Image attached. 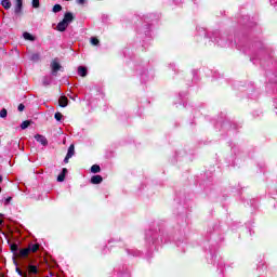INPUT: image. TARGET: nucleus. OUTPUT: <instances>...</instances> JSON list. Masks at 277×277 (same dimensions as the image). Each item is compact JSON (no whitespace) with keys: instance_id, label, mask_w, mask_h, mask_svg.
Here are the masks:
<instances>
[{"instance_id":"f257e3e1","label":"nucleus","mask_w":277,"mask_h":277,"mask_svg":"<svg viewBox=\"0 0 277 277\" xmlns=\"http://www.w3.org/2000/svg\"><path fill=\"white\" fill-rule=\"evenodd\" d=\"M74 19L75 17L72 16V13H66L63 21L60 22L56 26L57 31H66V29L68 28V24Z\"/></svg>"},{"instance_id":"f03ea898","label":"nucleus","mask_w":277,"mask_h":277,"mask_svg":"<svg viewBox=\"0 0 277 277\" xmlns=\"http://www.w3.org/2000/svg\"><path fill=\"white\" fill-rule=\"evenodd\" d=\"M35 140L37 142H39V144H42V146H47V144H49V142L47 141V137L44 135H41V134H36Z\"/></svg>"},{"instance_id":"7ed1b4c3","label":"nucleus","mask_w":277,"mask_h":277,"mask_svg":"<svg viewBox=\"0 0 277 277\" xmlns=\"http://www.w3.org/2000/svg\"><path fill=\"white\" fill-rule=\"evenodd\" d=\"M29 249L25 248V249H21L18 253H16V256L18 259H26V256H29Z\"/></svg>"},{"instance_id":"20e7f679","label":"nucleus","mask_w":277,"mask_h":277,"mask_svg":"<svg viewBox=\"0 0 277 277\" xmlns=\"http://www.w3.org/2000/svg\"><path fill=\"white\" fill-rule=\"evenodd\" d=\"M51 68H52V72H57V70H60L62 68V65H60V62L57 60H54L51 63Z\"/></svg>"},{"instance_id":"39448f33","label":"nucleus","mask_w":277,"mask_h":277,"mask_svg":"<svg viewBox=\"0 0 277 277\" xmlns=\"http://www.w3.org/2000/svg\"><path fill=\"white\" fill-rule=\"evenodd\" d=\"M75 155V145H70L68 148L67 156L65 157V163H68V159H70Z\"/></svg>"},{"instance_id":"423d86ee","label":"nucleus","mask_w":277,"mask_h":277,"mask_svg":"<svg viewBox=\"0 0 277 277\" xmlns=\"http://www.w3.org/2000/svg\"><path fill=\"white\" fill-rule=\"evenodd\" d=\"M23 10V0H15V14H21Z\"/></svg>"},{"instance_id":"0eeeda50","label":"nucleus","mask_w":277,"mask_h":277,"mask_svg":"<svg viewBox=\"0 0 277 277\" xmlns=\"http://www.w3.org/2000/svg\"><path fill=\"white\" fill-rule=\"evenodd\" d=\"M66 174H68V169L64 168L62 173L57 176L58 183L64 182V179H66Z\"/></svg>"},{"instance_id":"6e6552de","label":"nucleus","mask_w":277,"mask_h":277,"mask_svg":"<svg viewBox=\"0 0 277 277\" xmlns=\"http://www.w3.org/2000/svg\"><path fill=\"white\" fill-rule=\"evenodd\" d=\"M60 107H66L68 105V97L61 96L58 100Z\"/></svg>"},{"instance_id":"1a4fd4ad","label":"nucleus","mask_w":277,"mask_h":277,"mask_svg":"<svg viewBox=\"0 0 277 277\" xmlns=\"http://www.w3.org/2000/svg\"><path fill=\"white\" fill-rule=\"evenodd\" d=\"M91 183H93V185H98V183H103V176L101 175H94L91 179Z\"/></svg>"},{"instance_id":"9d476101","label":"nucleus","mask_w":277,"mask_h":277,"mask_svg":"<svg viewBox=\"0 0 277 277\" xmlns=\"http://www.w3.org/2000/svg\"><path fill=\"white\" fill-rule=\"evenodd\" d=\"M36 274H38V267H36L35 265H29L28 266V275L34 276Z\"/></svg>"},{"instance_id":"9b49d317","label":"nucleus","mask_w":277,"mask_h":277,"mask_svg":"<svg viewBox=\"0 0 277 277\" xmlns=\"http://www.w3.org/2000/svg\"><path fill=\"white\" fill-rule=\"evenodd\" d=\"M1 5L4 10H10V8H12V2L10 0H2Z\"/></svg>"},{"instance_id":"f8f14e48","label":"nucleus","mask_w":277,"mask_h":277,"mask_svg":"<svg viewBox=\"0 0 277 277\" xmlns=\"http://www.w3.org/2000/svg\"><path fill=\"white\" fill-rule=\"evenodd\" d=\"M78 75L80 77H85V75H88V69L85 67H78Z\"/></svg>"},{"instance_id":"ddd939ff","label":"nucleus","mask_w":277,"mask_h":277,"mask_svg":"<svg viewBox=\"0 0 277 277\" xmlns=\"http://www.w3.org/2000/svg\"><path fill=\"white\" fill-rule=\"evenodd\" d=\"M39 249H40V245H38V243L30 245L28 247L29 252H38Z\"/></svg>"},{"instance_id":"4468645a","label":"nucleus","mask_w":277,"mask_h":277,"mask_svg":"<svg viewBox=\"0 0 277 277\" xmlns=\"http://www.w3.org/2000/svg\"><path fill=\"white\" fill-rule=\"evenodd\" d=\"M91 172H93V174L101 172V167L98 164H93L91 167Z\"/></svg>"},{"instance_id":"2eb2a0df","label":"nucleus","mask_w":277,"mask_h":277,"mask_svg":"<svg viewBox=\"0 0 277 277\" xmlns=\"http://www.w3.org/2000/svg\"><path fill=\"white\" fill-rule=\"evenodd\" d=\"M24 39L25 40H34V36H31V34H29V32H24Z\"/></svg>"},{"instance_id":"dca6fc26","label":"nucleus","mask_w":277,"mask_h":277,"mask_svg":"<svg viewBox=\"0 0 277 277\" xmlns=\"http://www.w3.org/2000/svg\"><path fill=\"white\" fill-rule=\"evenodd\" d=\"M53 12L57 13V12H62V5L61 4H55L53 6Z\"/></svg>"},{"instance_id":"f3484780","label":"nucleus","mask_w":277,"mask_h":277,"mask_svg":"<svg viewBox=\"0 0 277 277\" xmlns=\"http://www.w3.org/2000/svg\"><path fill=\"white\" fill-rule=\"evenodd\" d=\"M6 117H8V110L3 108L2 110H0V118H6Z\"/></svg>"},{"instance_id":"a211bd4d","label":"nucleus","mask_w":277,"mask_h":277,"mask_svg":"<svg viewBox=\"0 0 277 277\" xmlns=\"http://www.w3.org/2000/svg\"><path fill=\"white\" fill-rule=\"evenodd\" d=\"M30 124L31 122L26 120L21 124V129H27Z\"/></svg>"},{"instance_id":"6ab92c4d","label":"nucleus","mask_w":277,"mask_h":277,"mask_svg":"<svg viewBox=\"0 0 277 277\" xmlns=\"http://www.w3.org/2000/svg\"><path fill=\"white\" fill-rule=\"evenodd\" d=\"M32 8L35 9L40 8V0H32Z\"/></svg>"},{"instance_id":"aec40b11","label":"nucleus","mask_w":277,"mask_h":277,"mask_svg":"<svg viewBox=\"0 0 277 277\" xmlns=\"http://www.w3.org/2000/svg\"><path fill=\"white\" fill-rule=\"evenodd\" d=\"M54 117H55V120H57L58 122H60V120H62V118H64L62 113H56Z\"/></svg>"},{"instance_id":"412c9836","label":"nucleus","mask_w":277,"mask_h":277,"mask_svg":"<svg viewBox=\"0 0 277 277\" xmlns=\"http://www.w3.org/2000/svg\"><path fill=\"white\" fill-rule=\"evenodd\" d=\"M91 43L96 47L98 44V39L96 37L91 38Z\"/></svg>"},{"instance_id":"4be33fe9","label":"nucleus","mask_w":277,"mask_h":277,"mask_svg":"<svg viewBox=\"0 0 277 277\" xmlns=\"http://www.w3.org/2000/svg\"><path fill=\"white\" fill-rule=\"evenodd\" d=\"M24 109H25V105L19 104V105H18V111H23Z\"/></svg>"},{"instance_id":"5701e85b","label":"nucleus","mask_w":277,"mask_h":277,"mask_svg":"<svg viewBox=\"0 0 277 277\" xmlns=\"http://www.w3.org/2000/svg\"><path fill=\"white\" fill-rule=\"evenodd\" d=\"M77 3H79V5H83V3H85V0H77Z\"/></svg>"},{"instance_id":"b1692460","label":"nucleus","mask_w":277,"mask_h":277,"mask_svg":"<svg viewBox=\"0 0 277 277\" xmlns=\"http://www.w3.org/2000/svg\"><path fill=\"white\" fill-rule=\"evenodd\" d=\"M12 200V197H9L5 199V205H10V201Z\"/></svg>"},{"instance_id":"393cba45","label":"nucleus","mask_w":277,"mask_h":277,"mask_svg":"<svg viewBox=\"0 0 277 277\" xmlns=\"http://www.w3.org/2000/svg\"><path fill=\"white\" fill-rule=\"evenodd\" d=\"M11 250H16V245H13L12 247H11Z\"/></svg>"},{"instance_id":"a878e982","label":"nucleus","mask_w":277,"mask_h":277,"mask_svg":"<svg viewBox=\"0 0 277 277\" xmlns=\"http://www.w3.org/2000/svg\"><path fill=\"white\" fill-rule=\"evenodd\" d=\"M17 272H18V274L23 275V273L21 272V269L17 268Z\"/></svg>"},{"instance_id":"bb28decb","label":"nucleus","mask_w":277,"mask_h":277,"mask_svg":"<svg viewBox=\"0 0 277 277\" xmlns=\"http://www.w3.org/2000/svg\"><path fill=\"white\" fill-rule=\"evenodd\" d=\"M1 181H3V177L0 175V183H1Z\"/></svg>"},{"instance_id":"cd10ccee","label":"nucleus","mask_w":277,"mask_h":277,"mask_svg":"<svg viewBox=\"0 0 277 277\" xmlns=\"http://www.w3.org/2000/svg\"><path fill=\"white\" fill-rule=\"evenodd\" d=\"M24 277H27V273H24V275H23Z\"/></svg>"},{"instance_id":"c85d7f7f","label":"nucleus","mask_w":277,"mask_h":277,"mask_svg":"<svg viewBox=\"0 0 277 277\" xmlns=\"http://www.w3.org/2000/svg\"><path fill=\"white\" fill-rule=\"evenodd\" d=\"M0 224H3V220H0Z\"/></svg>"}]
</instances>
